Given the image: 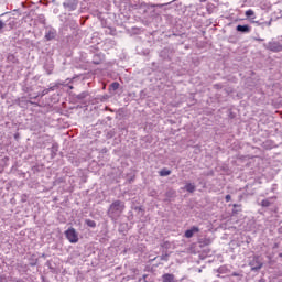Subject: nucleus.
I'll list each match as a JSON object with an SVG mask.
<instances>
[{
	"label": "nucleus",
	"mask_w": 282,
	"mask_h": 282,
	"mask_svg": "<svg viewBox=\"0 0 282 282\" xmlns=\"http://www.w3.org/2000/svg\"><path fill=\"white\" fill-rule=\"evenodd\" d=\"M87 226L90 228H96V223L94 220H86Z\"/></svg>",
	"instance_id": "10"
},
{
	"label": "nucleus",
	"mask_w": 282,
	"mask_h": 282,
	"mask_svg": "<svg viewBox=\"0 0 282 282\" xmlns=\"http://www.w3.org/2000/svg\"><path fill=\"white\" fill-rule=\"evenodd\" d=\"M185 191H187V193H194L195 192V185L192 183H187L185 185Z\"/></svg>",
	"instance_id": "6"
},
{
	"label": "nucleus",
	"mask_w": 282,
	"mask_h": 282,
	"mask_svg": "<svg viewBox=\"0 0 282 282\" xmlns=\"http://www.w3.org/2000/svg\"><path fill=\"white\" fill-rule=\"evenodd\" d=\"M268 47H269V50H271V52H281V50H282L281 44H279L276 42H270Z\"/></svg>",
	"instance_id": "4"
},
{
	"label": "nucleus",
	"mask_w": 282,
	"mask_h": 282,
	"mask_svg": "<svg viewBox=\"0 0 282 282\" xmlns=\"http://www.w3.org/2000/svg\"><path fill=\"white\" fill-rule=\"evenodd\" d=\"M246 17H254V11H252V10H247V11H246Z\"/></svg>",
	"instance_id": "12"
},
{
	"label": "nucleus",
	"mask_w": 282,
	"mask_h": 282,
	"mask_svg": "<svg viewBox=\"0 0 282 282\" xmlns=\"http://www.w3.org/2000/svg\"><path fill=\"white\" fill-rule=\"evenodd\" d=\"M43 94L45 95V94H47V91H44Z\"/></svg>",
	"instance_id": "18"
},
{
	"label": "nucleus",
	"mask_w": 282,
	"mask_h": 282,
	"mask_svg": "<svg viewBox=\"0 0 282 282\" xmlns=\"http://www.w3.org/2000/svg\"><path fill=\"white\" fill-rule=\"evenodd\" d=\"M163 282H177L175 281V276L173 274L163 275Z\"/></svg>",
	"instance_id": "5"
},
{
	"label": "nucleus",
	"mask_w": 282,
	"mask_h": 282,
	"mask_svg": "<svg viewBox=\"0 0 282 282\" xmlns=\"http://www.w3.org/2000/svg\"><path fill=\"white\" fill-rule=\"evenodd\" d=\"M199 232V227H192L191 229L185 231V237L186 239H191L193 237V235Z\"/></svg>",
	"instance_id": "3"
},
{
	"label": "nucleus",
	"mask_w": 282,
	"mask_h": 282,
	"mask_svg": "<svg viewBox=\"0 0 282 282\" xmlns=\"http://www.w3.org/2000/svg\"><path fill=\"white\" fill-rule=\"evenodd\" d=\"M262 206H265V207L270 206V200L268 199L262 200Z\"/></svg>",
	"instance_id": "13"
},
{
	"label": "nucleus",
	"mask_w": 282,
	"mask_h": 282,
	"mask_svg": "<svg viewBox=\"0 0 282 282\" xmlns=\"http://www.w3.org/2000/svg\"><path fill=\"white\" fill-rule=\"evenodd\" d=\"M262 264H259L257 268H254L253 270H261Z\"/></svg>",
	"instance_id": "15"
},
{
	"label": "nucleus",
	"mask_w": 282,
	"mask_h": 282,
	"mask_svg": "<svg viewBox=\"0 0 282 282\" xmlns=\"http://www.w3.org/2000/svg\"><path fill=\"white\" fill-rule=\"evenodd\" d=\"M65 235L70 243H78V232H76V229L69 228L66 230Z\"/></svg>",
	"instance_id": "2"
},
{
	"label": "nucleus",
	"mask_w": 282,
	"mask_h": 282,
	"mask_svg": "<svg viewBox=\"0 0 282 282\" xmlns=\"http://www.w3.org/2000/svg\"><path fill=\"white\" fill-rule=\"evenodd\" d=\"M3 28H6V24L3 21L0 20V30H3Z\"/></svg>",
	"instance_id": "14"
},
{
	"label": "nucleus",
	"mask_w": 282,
	"mask_h": 282,
	"mask_svg": "<svg viewBox=\"0 0 282 282\" xmlns=\"http://www.w3.org/2000/svg\"><path fill=\"white\" fill-rule=\"evenodd\" d=\"M124 210V203L120 200H116L112 203L108 209V215L111 217V219H116L122 215V212Z\"/></svg>",
	"instance_id": "1"
},
{
	"label": "nucleus",
	"mask_w": 282,
	"mask_h": 282,
	"mask_svg": "<svg viewBox=\"0 0 282 282\" xmlns=\"http://www.w3.org/2000/svg\"><path fill=\"white\" fill-rule=\"evenodd\" d=\"M237 31L238 32H250V26H248V25H238Z\"/></svg>",
	"instance_id": "7"
},
{
	"label": "nucleus",
	"mask_w": 282,
	"mask_h": 282,
	"mask_svg": "<svg viewBox=\"0 0 282 282\" xmlns=\"http://www.w3.org/2000/svg\"><path fill=\"white\" fill-rule=\"evenodd\" d=\"M170 173H171V171L166 170V169L160 171L161 177H166V176H169Z\"/></svg>",
	"instance_id": "9"
},
{
	"label": "nucleus",
	"mask_w": 282,
	"mask_h": 282,
	"mask_svg": "<svg viewBox=\"0 0 282 282\" xmlns=\"http://www.w3.org/2000/svg\"><path fill=\"white\" fill-rule=\"evenodd\" d=\"M231 276H239V273L234 272V273L231 274Z\"/></svg>",
	"instance_id": "17"
},
{
	"label": "nucleus",
	"mask_w": 282,
	"mask_h": 282,
	"mask_svg": "<svg viewBox=\"0 0 282 282\" xmlns=\"http://www.w3.org/2000/svg\"><path fill=\"white\" fill-rule=\"evenodd\" d=\"M118 87H120V84L112 83L111 86H110V89H112V91H116V89H118Z\"/></svg>",
	"instance_id": "11"
},
{
	"label": "nucleus",
	"mask_w": 282,
	"mask_h": 282,
	"mask_svg": "<svg viewBox=\"0 0 282 282\" xmlns=\"http://www.w3.org/2000/svg\"><path fill=\"white\" fill-rule=\"evenodd\" d=\"M200 1H206V0H200Z\"/></svg>",
	"instance_id": "19"
},
{
	"label": "nucleus",
	"mask_w": 282,
	"mask_h": 282,
	"mask_svg": "<svg viewBox=\"0 0 282 282\" xmlns=\"http://www.w3.org/2000/svg\"><path fill=\"white\" fill-rule=\"evenodd\" d=\"M226 202H230V195L226 196Z\"/></svg>",
	"instance_id": "16"
},
{
	"label": "nucleus",
	"mask_w": 282,
	"mask_h": 282,
	"mask_svg": "<svg viewBox=\"0 0 282 282\" xmlns=\"http://www.w3.org/2000/svg\"><path fill=\"white\" fill-rule=\"evenodd\" d=\"M229 272H230V270L228 269V267H220L218 269L219 274H228Z\"/></svg>",
	"instance_id": "8"
}]
</instances>
